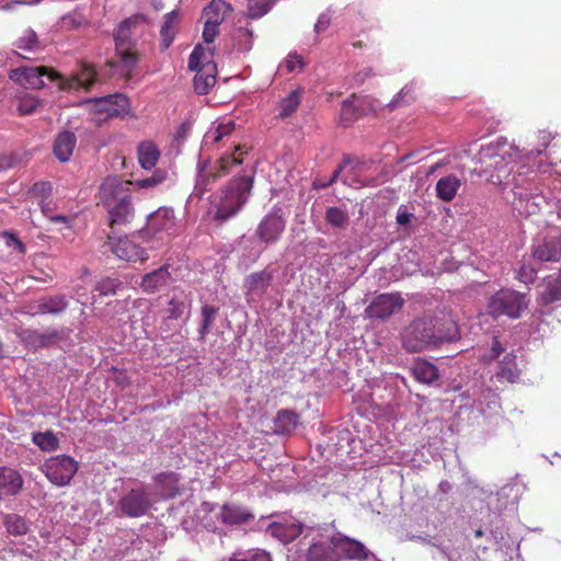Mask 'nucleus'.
<instances>
[{"label":"nucleus","instance_id":"aec40b11","mask_svg":"<svg viewBox=\"0 0 561 561\" xmlns=\"http://www.w3.org/2000/svg\"><path fill=\"white\" fill-rule=\"evenodd\" d=\"M272 279V273L266 270L248 275L243 284L248 301H256L262 298L266 294Z\"/></svg>","mask_w":561,"mask_h":561},{"label":"nucleus","instance_id":"ddd939ff","mask_svg":"<svg viewBox=\"0 0 561 561\" xmlns=\"http://www.w3.org/2000/svg\"><path fill=\"white\" fill-rule=\"evenodd\" d=\"M151 507V500L142 488L131 489L118 501V508L128 517H140Z\"/></svg>","mask_w":561,"mask_h":561},{"label":"nucleus","instance_id":"58836bf2","mask_svg":"<svg viewBox=\"0 0 561 561\" xmlns=\"http://www.w3.org/2000/svg\"><path fill=\"white\" fill-rule=\"evenodd\" d=\"M365 163H356L350 168L347 173L343 178V183L348 186H353L356 188L369 185L373 180L363 175V171L365 170Z\"/></svg>","mask_w":561,"mask_h":561},{"label":"nucleus","instance_id":"2f4dec72","mask_svg":"<svg viewBox=\"0 0 561 561\" xmlns=\"http://www.w3.org/2000/svg\"><path fill=\"white\" fill-rule=\"evenodd\" d=\"M460 185L461 182L456 175L440 178L436 183V195L444 202H450L456 196Z\"/></svg>","mask_w":561,"mask_h":561},{"label":"nucleus","instance_id":"09e8293b","mask_svg":"<svg viewBox=\"0 0 561 561\" xmlns=\"http://www.w3.org/2000/svg\"><path fill=\"white\" fill-rule=\"evenodd\" d=\"M276 0H248V15L251 19H259L265 15Z\"/></svg>","mask_w":561,"mask_h":561},{"label":"nucleus","instance_id":"4c0bfd02","mask_svg":"<svg viewBox=\"0 0 561 561\" xmlns=\"http://www.w3.org/2000/svg\"><path fill=\"white\" fill-rule=\"evenodd\" d=\"M541 298L545 304H552L561 300V271L557 275H551L546 278Z\"/></svg>","mask_w":561,"mask_h":561},{"label":"nucleus","instance_id":"c03bdc74","mask_svg":"<svg viewBox=\"0 0 561 561\" xmlns=\"http://www.w3.org/2000/svg\"><path fill=\"white\" fill-rule=\"evenodd\" d=\"M154 480L158 484L167 485V489L161 491L163 497H172L178 493V476L174 472L159 473Z\"/></svg>","mask_w":561,"mask_h":561},{"label":"nucleus","instance_id":"f8f14e48","mask_svg":"<svg viewBox=\"0 0 561 561\" xmlns=\"http://www.w3.org/2000/svg\"><path fill=\"white\" fill-rule=\"evenodd\" d=\"M133 182L118 176H107L100 186L99 195L105 207L122 203L130 198Z\"/></svg>","mask_w":561,"mask_h":561},{"label":"nucleus","instance_id":"a878e982","mask_svg":"<svg viewBox=\"0 0 561 561\" xmlns=\"http://www.w3.org/2000/svg\"><path fill=\"white\" fill-rule=\"evenodd\" d=\"M34 314H59L68 308V300L64 295L45 296L34 306Z\"/></svg>","mask_w":561,"mask_h":561},{"label":"nucleus","instance_id":"e433bc0d","mask_svg":"<svg viewBox=\"0 0 561 561\" xmlns=\"http://www.w3.org/2000/svg\"><path fill=\"white\" fill-rule=\"evenodd\" d=\"M496 377L510 382H515L518 379L519 369L516 364V356L513 353H508L503 357Z\"/></svg>","mask_w":561,"mask_h":561},{"label":"nucleus","instance_id":"2eb2a0df","mask_svg":"<svg viewBox=\"0 0 561 561\" xmlns=\"http://www.w3.org/2000/svg\"><path fill=\"white\" fill-rule=\"evenodd\" d=\"M403 302L399 294H382L374 299L366 311L370 318L386 319L399 311Z\"/></svg>","mask_w":561,"mask_h":561},{"label":"nucleus","instance_id":"473e14b6","mask_svg":"<svg viewBox=\"0 0 561 561\" xmlns=\"http://www.w3.org/2000/svg\"><path fill=\"white\" fill-rule=\"evenodd\" d=\"M297 425V413L289 410H280L274 420V432L279 435H287L290 434Z\"/></svg>","mask_w":561,"mask_h":561},{"label":"nucleus","instance_id":"864d4df0","mask_svg":"<svg viewBox=\"0 0 561 561\" xmlns=\"http://www.w3.org/2000/svg\"><path fill=\"white\" fill-rule=\"evenodd\" d=\"M358 108L354 104V100L347 99L343 101L341 106V123L344 126L350 125L357 116Z\"/></svg>","mask_w":561,"mask_h":561},{"label":"nucleus","instance_id":"72a5a7b5","mask_svg":"<svg viewBox=\"0 0 561 561\" xmlns=\"http://www.w3.org/2000/svg\"><path fill=\"white\" fill-rule=\"evenodd\" d=\"M231 11V4L225 0H211V2L204 9V16L207 21L220 25Z\"/></svg>","mask_w":561,"mask_h":561},{"label":"nucleus","instance_id":"7ed1b4c3","mask_svg":"<svg viewBox=\"0 0 561 561\" xmlns=\"http://www.w3.org/2000/svg\"><path fill=\"white\" fill-rule=\"evenodd\" d=\"M517 152L508 145L505 138L482 146L478 153V160L484 165L482 173L488 181L503 190L511 184V175L516 167L514 158Z\"/></svg>","mask_w":561,"mask_h":561},{"label":"nucleus","instance_id":"8fccbe9b","mask_svg":"<svg viewBox=\"0 0 561 561\" xmlns=\"http://www.w3.org/2000/svg\"><path fill=\"white\" fill-rule=\"evenodd\" d=\"M24 339L27 342L36 344L38 346H44L54 341L58 336V333L55 330L46 331L45 333H41L36 330H26L24 332Z\"/></svg>","mask_w":561,"mask_h":561},{"label":"nucleus","instance_id":"6ab92c4d","mask_svg":"<svg viewBox=\"0 0 561 561\" xmlns=\"http://www.w3.org/2000/svg\"><path fill=\"white\" fill-rule=\"evenodd\" d=\"M561 257V240L558 236H547L533 245V259L537 262H558Z\"/></svg>","mask_w":561,"mask_h":561},{"label":"nucleus","instance_id":"6e6552de","mask_svg":"<svg viewBox=\"0 0 561 561\" xmlns=\"http://www.w3.org/2000/svg\"><path fill=\"white\" fill-rule=\"evenodd\" d=\"M206 59V49L201 45H196L188 58V68L197 71L194 77V89L201 95L207 94L216 83V65L206 61L202 67L201 62Z\"/></svg>","mask_w":561,"mask_h":561},{"label":"nucleus","instance_id":"dca6fc26","mask_svg":"<svg viewBox=\"0 0 561 561\" xmlns=\"http://www.w3.org/2000/svg\"><path fill=\"white\" fill-rule=\"evenodd\" d=\"M136 237H122L112 243L113 253L121 260L127 262H145L148 260L146 250L140 247L136 240Z\"/></svg>","mask_w":561,"mask_h":561},{"label":"nucleus","instance_id":"f03ea898","mask_svg":"<svg viewBox=\"0 0 561 561\" xmlns=\"http://www.w3.org/2000/svg\"><path fill=\"white\" fill-rule=\"evenodd\" d=\"M147 32L148 22L142 14H134L118 24L114 33L115 58L108 61L115 73L126 79L134 75L140 59L137 45Z\"/></svg>","mask_w":561,"mask_h":561},{"label":"nucleus","instance_id":"5fc2aeb1","mask_svg":"<svg viewBox=\"0 0 561 561\" xmlns=\"http://www.w3.org/2000/svg\"><path fill=\"white\" fill-rule=\"evenodd\" d=\"M87 25V19L79 13H69L61 19V27L65 30H78Z\"/></svg>","mask_w":561,"mask_h":561},{"label":"nucleus","instance_id":"c756f323","mask_svg":"<svg viewBox=\"0 0 561 561\" xmlns=\"http://www.w3.org/2000/svg\"><path fill=\"white\" fill-rule=\"evenodd\" d=\"M111 225H126L134 218V206L131 199L106 207Z\"/></svg>","mask_w":561,"mask_h":561},{"label":"nucleus","instance_id":"0eeeda50","mask_svg":"<svg viewBox=\"0 0 561 561\" xmlns=\"http://www.w3.org/2000/svg\"><path fill=\"white\" fill-rule=\"evenodd\" d=\"M80 105L87 107L89 113L93 116V121L98 124L129 112V100L123 93L88 99L82 101Z\"/></svg>","mask_w":561,"mask_h":561},{"label":"nucleus","instance_id":"20e7f679","mask_svg":"<svg viewBox=\"0 0 561 561\" xmlns=\"http://www.w3.org/2000/svg\"><path fill=\"white\" fill-rule=\"evenodd\" d=\"M253 187V175H242L229 181L213 201L214 218L226 221L236 216L248 202Z\"/></svg>","mask_w":561,"mask_h":561},{"label":"nucleus","instance_id":"4d7b16f0","mask_svg":"<svg viewBox=\"0 0 561 561\" xmlns=\"http://www.w3.org/2000/svg\"><path fill=\"white\" fill-rule=\"evenodd\" d=\"M121 282L117 278L106 277L101 279L96 286L95 290H98L101 295H114L116 289L121 286Z\"/></svg>","mask_w":561,"mask_h":561},{"label":"nucleus","instance_id":"de8ad7c7","mask_svg":"<svg viewBox=\"0 0 561 561\" xmlns=\"http://www.w3.org/2000/svg\"><path fill=\"white\" fill-rule=\"evenodd\" d=\"M229 561H272L270 553L261 549L238 551L232 554Z\"/></svg>","mask_w":561,"mask_h":561},{"label":"nucleus","instance_id":"f3484780","mask_svg":"<svg viewBox=\"0 0 561 561\" xmlns=\"http://www.w3.org/2000/svg\"><path fill=\"white\" fill-rule=\"evenodd\" d=\"M546 199L540 194H535L533 191L523 192L515 191L514 199L512 202L514 210L523 217H529L541 210Z\"/></svg>","mask_w":561,"mask_h":561},{"label":"nucleus","instance_id":"338daca9","mask_svg":"<svg viewBox=\"0 0 561 561\" xmlns=\"http://www.w3.org/2000/svg\"><path fill=\"white\" fill-rule=\"evenodd\" d=\"M8 238V245L14 247L19 252L23 253L25 251V245L23 242L13 233H5Z\"/></svg>","mask_w":561,"mask_h":561},{"label":"nucleus","instance_id":"423d86ee","mask_svg":"<svg viewBox=\"0 0 561 561\" xmlns=\"http://www.w3.org/2000/svg\"><path fill=\"white\" fill-rule=\"evenodd\" d=\"M247 153L244 146H234L233 151L224 153L210 170H208V160H201L197 164L196 185L201 186L202 191L206 190V184L209 181L215 182L229 174L234 167L241 165Z\"/></svg>","mask_w":561,"mask_h":561},{"label":"nucleus","instance_id":"ea45409f","mask_svg":"<svg viewBox=\"0 0 561 561\" xmlns=\"http://www.w3.org/2000/svg\"><path fill=\"white\" fill-rule=\"evenodd\" d=\"M191 308V302L187 300L185 295L174 296L170 299L168 307L165 309V313L168 314V319L179 320L184 314H188Z\"/></svg>","mask_w":561,"mask_h":561},{"label":"nucleus","instance_id":"9d476101","mask_svg":"<svg viewBox=\"0 0 561 561\" xmlns=\"http://www.w3.org/2000/svg\"><path fill=\"white\" fill-rule=\"evenodd\" d=\"M44 473L47 479L58 485L65 486L78 471V462L67 455L50 457L43 465Z\"/></svg>","mask_w":561,"mask_h":561},{"label":"nucleus","instance_id":"6e6d98bb","mask_svg":"<svg viewBox=\"0 0 561 561\" xmlns=\"http://www.w3.org/2000/svg\"><path fill=\"white\" fill-rule=\"evenodd\" d=\"M39 106V101L32 95H24L20 98L18 103V111L22 115L33 114Z\"/></svg>","mask_w":561,"mask_h":561},{"label":"nucleus","instance_id":"603ef678","mask_svg":"<svg viewBox=\"0 0 561 561\" xmlns=\"http://www.w3.org/2000/svg\"><path fill=\"white\" fill-rule=\"evenodd\" d=\"M15 47L26 51L39 49V43L36 33L33 30H26L23 36L16 39Z\"/></svg>","mask_w":561,"mask_h":561},{"label":"nucleus","instance_id":"a19ab883","mask_svg":"<svg viewBox=\"0 0 561 561\" xmlns=\"http://www.w3.org/2000/svg\"><path fill=\"white\" fill-rule=\"evenodd\" d=\"M179 21V13L176 11H171L165 14L164 22L160 30L161 35V45L163 49H167L175 35V26Z\"/></svg>","mask_w":561,"mask_h":561},{"label":"nucleus","instance_id":"a18cd8bd","mask_svg":"<svg viewBox=\"0 0 561 561\" xmlns=\"http://www.w3.org/2000/svg\"><path fill=\"white\" fill-rule=\"evenodd\" d=\"M300 104V94L298 90L291 91L279 103V116L285 118L295 113Z\"/></svg>","mask_w":561,"mask_h":561},{"label":"nucleus","instance_id":"69168bd1","mask_svg":"<svg viewBox=\"0 0 561 561\" xmlns=\"http://www.w3.org/2000/svg\"><path fill=\"white\" fill-rule=\"evenodd\" d=\"M330 22H331V19L328 13L320 14L317 23L314 24V31L317 33H321V32L325 31L329 27Z\"/></svg>","mask_w":561,"mask_h":561},{"label":"nucleus","instance_id":"79ce46f5","mask_svg":"<svg viewBox=\"0 0 561 561\" xmlns=\"http://www.w3.org/2000/svg\"><path fill=\"white\" fill-rule=\"evenodd\" d=\"M233 46L241 53H248L253 45V31L249 27H238L232 35Z\"/></svg>","mask_w":561,"mask_h":561},{"label":"nucleus","instance_id":"774afa93","mask_svg":"<svg viewBox=\"0 0 561 561\" xmlns=\"http://www.w3.org/2000/svg\"><path fill=\"white\" fill-rule=\"evenodd\" d=\"M32 191L34 194L46 196L50 193L51 186L49 183H46V182L35 183L33 185Z\"/></svg>","mask_w":561,"mask_h":561},{"label":"nucleus","instance_id":"680f3d73","mask_svg":"<svg viewBox=\"0 0 561 561\" xmlns=\"http://www.w3.org/2000/svg\"><path fill=\"white\" fill-rule=\"evenodd\" d=\"M413 214L410 213L408 210V207L404 206V205H401L399 208H398V211H397V222L398 225L400 226H405V225H409L411 222V219L413 218Z\"/></svg>","mask_w":561,"mask_h":561},{"label":"nucleus","instance_id":"bf43d9fd","mask_svg":"<svg viewBox=\"0 0 561 561\" xmlns=\"http://www.w3.org/2000/svg\"><path fill=\"white\" fill-rule=\"evenodd\" d=\"M219 24L205 21L204 30H203V39L206 44H211L216 36L218 35Z\"/></svg>","mask_w":561,"mask_h":561},{"label":"nucleus","instance_id":"13d9d810","mask_svg":"<svg viewBox=\"0 0 561 561\" xmlns=\"http://www.w3.org/2000/svg\"><path fill=\"white\" fill-rule=\"evenodd\" d=\"M165 180V173L162 171L154 172L151 176L137 180L135 186L138 188H149L161 184Z\"/></svg>","mask_w":561,"mask_h":561},{"label":"nucleus","instance_id":"3c124183","mask_svg":"<svg viewBox=\"0 0 561 561\" xmlns=\"http://www.w3.org/2000/svg\"><path fill=\"white\" fill-rule=\"evenodd\" d=\"M217 311V308L209 305H205L202 307L201 312L203 319L201 328L198 330L201 340H204L206 334L209 332L210 327L213 325V322L216 318Z\"/></svg>","mask_w":561,"mask_h":561},{"label":"nucleus","instance_id":"0e129e2a","mask_svg":"<svg viewBox=\"0 0 561 561\" xmlns=\"http://www.w3.org/2000/svg\"><path fill=\"white\" fill-rule=\"evenodd\" d=\"M304 67L302 59L298 55H289L286 60V68L288 72L300 70Z\"/></svg>","mask_w":561,"mask_h":561},{"label":"nucleus","instance_id":"37998d69","mask_svg":"<svg viewBox=\"0 0 561 561\" xmlns=\"http://www.w3.org/2000/svg\"><path fill=\"white\" fill-rule=\"evenodd\" d=\"M32 442L44 451H54L59 446V439L51 431L34 433Z\"/></svg>","mask_w":561,"mask_h":561},{"label":"nucleus","instance_id":"4be33fe9","mask_svg":"<svg viewBox=\"0 0 561 561\" xmlns=\"http://www.w3.org/2000/svg\"><path fill=\"white\" fill-rule=\"evenodd\" d=\"M96 81V73L92 66L82 64L80 71L67 78H60L62 90H88Z\"/></svg>","mask_w":561,"mask_h":561},{"label":"nucleus","instance_id":"c85d7f7f","mask_svg":"<svg viewBox=\"0 0 561 561\" xmlns=\"http://www.w3.org/2000/svg\"><path fill=\"white\" fill-rule=\"evenodd\" d=\"M307 561H339L331 538L311 545L308 549Z\"/></svg>","mask_w":561,"mask_h":561},{"label":"nucleus","instance_id":"5701e85b","mask_svg":"<svg viewBox=\"0 0 561 561\" xmlns=\"http://www.w3.org/2000/svg\"><path fill=\"white\" fill-rule=\"evenodd\" d=\"M24 480L21 473L9 467H0V491L10 496H16L23 489Z\"/></svg>","mask_w":561,"mask_h":561},{"label":"nucleus","instance_id":"39448f33","mask_svg":"<svg viewBox=\"0 0 561 561\" xmlns=\"http://www.w3.org/2000/svg\"><path fill=\"white\" fill-rule=\"evenodd\" d=\"M528 304L526 294L511 288H502L489 298L486 310L493 318L505 316L510 319H518L528 308Z\"/></svg>","mask_w":561,"mask_h":561},{"label":"nucleus","instance_id":"b1692460","mask_svg":"<svg viewBox=\"0 0 561 561\" xmlns=\"http://www.w3.org/2000/svg\"><path fill=\"white\" fill-rule=\"evenodd\" d=\"M534 176L535 171L533 169L522 162H516L508 187L512 188L513 194H515V191L530 192L533 191Z\"/></svg>","mask_w":561,"mask_h":561},{"label":"nucleus","instance_id":"4468645a","mask_svg":"<svg viewBox=\"0 0 561 561\" xmlns=\"http://www.w3.org/2000/svg\"><path fill=\"white\" fill-rule=\"evenodd\" d=\"M10 79L32 89H41L45 85L44 77L53 81L59 76L45 67H24L12 69Z\"/></svg>","mask_w":561,"mask_h":561},{"label":"nucleus","instance_id":"7c9ffc66","mask_svg":"<svg viewBox=\"0 0 561 561\" xmlns=\"http://www.w3.org/2000/svg\"><path fill=\"white\" fill-rule=\"evenodd\" d=\"M160 154L161 152L153 141L147 140L138 146V161L146 170H150L156 167Z\"/></svg>","mask_w":561,"mask_h":561},{"label":"nucleus","instance_id":"c9c22d12","mask_svg":"<svg viewBox=\"0 0 561 561\" xmlns=\"http://www.w3.org/2000/svg\"><path fill=\"white\" fill-rule=\"evenodd\" d=\"M3 525L7 533L12 536H23L30 530V522L24 516L15 513L5 514Z\"/></svg>","mask_w":561,"mask_h":561},{"label":"nucleus","instance_id":"1a4fd4ad","mask_svg":"<svg viewBox=\"0 0 561 561\" xmlns=\"http://www.w3.org/2000/svg\"><path fill=\"white\" fill-rule=\"evenodd\" d=\"M175 230L176 221L173 209L161 207L149 215L146 228L137 234V238L146 240L149 237H156L158 240L164 241L165 237L172 236Z\"/></svg>","mask_w":561,"mask_h":561},{"label":"nucleus","instance_id":"bb28decb","mask_svg":"<svg viewBox=\"0 0 561 561\" xmlns=\"http://www.w3.org/2000/svg\"><path fill=\"white\" fill-rule=\"evenodd\" d=\"M220 518L227 525H242L254 518L253 514L239 505L225 504L220 511Z\"/></svg>","mask_w":561,"mask_h":561},{"label":"nucleus","instance_id":"052dcab7","mask_svg":"<svg viewBox=\"0 0 561 561\" xmlns=\"http://www.w3.org/2000/svg\"><path fill=\"white\" fill-rule=\"evenodd\" d=\"M536 271L533 267L522 265L517 271V278L525 283H531L535 279Z\"/></svg>","mask_w":561,"mask_h":561},{"label":"nucleus","instance_id":"a211bd4d","mask_svg":"<svg viewBox=\"0 0 561 561\" xmlns=\"http://www.w3.org/2000/svg\"><path fill=\"white\" fill-rule=\"evenodd\" d=\"M334 552L339 556V561L345 559H367L368 551L365 546L355 539L346 536H335L331 538Z\"/></svg>","mask_w":561,"mask_h":561},{"label":"nucleus","instance_id":"e2e57ef3","mask_svg":"<svg viewBox=\"0 0 561 561\" xmlns=\"http://www.w3.org/2000/svg\"><path fill=\"white\" fill-rule=\"evenodd\" d=\"M503 351H504V348L501 346L497 337H494L492 346H491V350H490V353L484 354L483 355V359L488 360V362H491V360L497 358Z\"/></svg>","mask_w":561,"mask_h":561},{"label":"nucleus","instance_id":"f257e3e1","mask_svg":"<svg viewBox=\"0 0 561 561\" xmlns=\"http://www.w3.org/2000/svg\"><path fill=\"white\" fill-rule=\"evenodd\" d=\"M460 337L457 322L450 314L414 319L402 332V346L409 353L433 351Z\"/></svg>","mask_w":561,"mask_h":561},{"label":"nucleus","instance_id":"49530a36","mask_svg":"<svg viewBox=\"0 0 561 561\" xmlns=\"http://www.w3.org/2000/svg\"><path fill=\"white\" fill-rule=\"evenodd\" d=\"M348 214L341 207H329L325 211V220L334 228H344L348 224Z\"/></svg>","mask_w":561,"mask_h":561},{"label":"nucleus","instance_id":"f704fd0d","mask_svg":"<svg viewBox=\"0 0 561 561\" xmlns=\"http://www.w3.org/2000/svg\"><path fill=\"white\" fill-rule=\"evenodd\" d=\"M413 377L422 383H432L438 379V368L425 360L417 362L411 368Z\"/></svg>","mask_w":561,"mask_h":561},{"label":"nucleus","instance_id":"cd10ccee","mask_svg":"<svg viewBox=\"0 0 561 561\" xmlns=\"http://www.w3.org/2000/svg\"><path fill=\"white\" fill-rule=\"evenodd\" d=\"M301 525L294 522L272 523L267 527V533L283 543H287L297 538L301 534Z\"/></svg>","mask_w":561,"mask_h":561},{"label":"nucleus","instance_id":"412c9836","mask_svg":"<svg viewBox=\"0 0 561 561\" xmlns=\"http://www.w3.org/2000/svg\"><path fill=\"white\" fill-rule=\"evenodd\" d=\"M173 282L170 265L165 264L142 276L140 288L144 293L152 295L164 290Z\"/></svg>","mask_w":561,"mask_h":561},{"label":"nucleus","instance_id":"9b49d317","mask_svg":"<svg viewBox=\"0 0 561 561\" xmlns=\"http://www.w3.org/2000/svg\"><path fill=\"white\" fill-rule=\"evenodd\" d=\"M286 228V218L280 207L274 206L256 227L255 234L265 245L274 244L282 238Z\"/></svg>","mask_w":561,"mask_h":561},{"label":"nucleus","instance_id":"393cba45","mask_svg":"<svg viewBox=\"0 0 561 561\" xmlns=\"http://www.w3.org/2000/svg\"><path fill=\"white\" fill-rule=\"evenodd\" d=\"M77 145V137L72 131H60L54 141V154L60 162L70 160Z\"/></svg>","mask_w":561,"mask_h":561}]
</instances>
